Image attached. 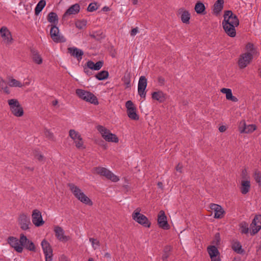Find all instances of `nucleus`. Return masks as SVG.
Here are the masks:
<instances>
[{
    "mask_svg": "<svg viewBox=\"0 0 261 261\" xmlns=\"http://www.w3.org/2000/svg\"><path fill=\"white\" fill-rule=\"evenodd\" d=\"M233 250L238 253H242L244 252V250L242 248V245L239 242L234 243L232 246Z\"/></svg>",
    "mask_w": 261,
    "mask_h": 261,
    "instance_id": "42",
    "label": "nucleus"
},
{
    "mask_svg": "<svg viewBox=\"0 0 261 261\" xmlns=\"http://www.w3.org/2000/svg\"><path fill=\"white\" fill-rule=\"evenodd\" d=\"M158 83L161 86H163L165 84V79L162 76H159L158 79Z\"/></svg>",
    "mask_w": 261,
    "mask_h": 261,
    "instance_id": "52",
    "label": "nucleus"
},
{
    "mask_svg": "<svg viewBox=\"0 0 261 261\" xmlns=\"http://www.w3.org/2000/svg\"><path fill=\"white\" fill-rule=\"evenodd\" d=\"M207 250L211 258L216 256V255H220L217 248L214 245L209 246L207 248Z\"/></svg>",
    "mask_w": 261,
    "mask_h": 261,
    "instance_id": "33",
    "label": "nucleus"
},
{
    "mask_svg": "<svg viewBox=\"0 0 261 261\" xmlns=\"http://www.w3.org/2000/svg\"><path fill=\"white\" fill-rule=\"evenodd\" d=\"M0 34L3 41L6 44L9 45L12 43L13 39L10 31L6 27L4 26L1 28Z\"/></svg>",
    "mask_w": 261,
    "mask_h": 261,
    "instance_id": "13",
    "label": "nucleus"
},
{
    "mask_svg": "<svg viewBox=\"0 0 261 261\" xmlns=\"http://www.w3.org/2000/svg\"><path fill=\"white\" fill-rule=\"evenodd\" d=\"M50 35L52 40L56 43H63L66 42V38L59 33V29L56 25L51 24Z\"/></svg>",
    "mask_w": 261,
    "mask_h": 261,
    "instance_id": "5",
    "label": "nucleus"
},
{
    "mask_svg": "<svg viewBox=\"0 0 261 261\" xmlns=\"http://www.w3.org/2000/svg\"><path fill=\"white\" fill-rule=\"evenodd\" d=\"M86 97L84 99L85 101L90 102L91 103L97 105L98 104V99L93 93L88 91L86 94Z\"/></svg>",
    "mask_w": 261,
    "mask_h": 261,
    "instance_id": "28",
    "label": "nucleus"
},
{
    "mask_svg": "<svg viewBox=\"0 0 261 261\" xmlns=\"http://www.w3.org/2000/svg\"><path fill=\"white\" fill-rule=\"evenodd\" d=\"M8 104L12 114L15 117H20L23 115V108L17 99H10L8 100Z\"/></svg>",
    "mask_w": 261,
    "mask_h": 261,
    "instance_id": "3",
    "label": "nucleus"
},
{
    "mask_svg": "<svg viewBox=\"0 0 261 261\" xmlns=\"http://www.w3.org/2000/svg\"><path fill=\"white\" fill-rule=\"evenodd\" d=\"M109 76V72L106 70H102L97 73L95 77L98 80L101 81L107 79Z\"/></svg>",
    "mask_w": 261,
    "mask_h": 261,
    "instance_id": "40",
    "label": "nucleus"
},
{
    "mask_svg": "<svg viewBox=\"0 0 261 261\" xmlns=\"http://www.w3.org/2000/svg\"><path fill=\"white\" fill-rule=\"evenodd\" d=\"M253 57L248 53L242 54L238 60V65L240 69H244L247 67L251 62Z\"/></svg>",
    "mask_w": 261,
    "mask_h": 261,
    "instance_id": "9",
    "label": "nucleus"
},
{
    "mask_svg": "<svg viewBox=\"0 0 261 261\" xmlns=\"http://www.w3.org/2000/svg\"><path fill=\"white\" fill-rule=\"evenodd\" d=\"M96 128L106 141L108 142H114V135L111 133L109 130L100 125H97Z\"/></svg>",
    "mask_w": 261,
    "mask_h": 261,
    "instance_id": "12",
    "label": "nucleus"
},
{
    "mask_svg": "<svg viewBox=\"0 0 261 261\" xmlns=\"http://www.w3.org/2000/svg\"><path fill=\"white\" fill-rule=\"evenodd\" d=\"M182 168H183V166L182 165L179 163L178 164V165L176 166L175 169H176V170L177 171V172H179L180 173H181L182 172Z\"/></svg>",
    "mask_w": 261,
    "mask_h": 261,
    "instance_id": "53",
    "label": "nucleus"
},
{
    "mask_svg": "<svg viewBox=\"0 0 261 261\" xmlns=\"http://www.w3.org/2000/svg\"><path fill=\"white\" fill-rule=\"evenodd\" d=\"M239 228L242 233L247 234L249 232L248 224L245 221H242L239 224Z\"/></svg>",
    "mask_w": 261,
    "mask_h": 261,
    "instance_id": "39",
    "label": "nucleus"
},
{
    "mask_svg": "<svg viewBox=\"0 0 261 261\" xmlns=\"http://www.w3.org/2000/svg\"><path fill=\"white\" fill-rule=\"evenodd\" d=\"M55 236L61 242H67L70 239L69 236L64 235L63 229L59 226H56L54 228Z\"/></svg>",
    "mask_w": 261,
    "mask_h": 261,
    "instance_id": "21",
    "label": "nucleus"
},
{
    "mask_svg": "<svg viewBox=\"0 0 261 261\" xmlns=\"http://www.w3.org/2000/svg\"><path fill=\"white\" fill-rule=\"evenodd\" d=\"M158 223L159 226L164 229H168L169 228V225L167 221V217L163 211H161L159 212L158 217Z\"/></svg>",
    "mask_w": 261,
    "mask_h": 261,
    "instance_id": "19",
    "label": "nucleus"
},
{
    "mask_svg": "<svg viewBox=\"0 0 261 261\" xmlns=\"http://www.w3.org/2000/svg\"><path fill=\"white\" fill-rule=\"evenodd\" d=\"M125 107L127 109L126 111L128 117L132 120H139V117L136 113V108L131 100H128L126 102Z\"/></svg>",
    "mask_w": 261,
    "mask_h": 261,
    "instance_id": "7",
    "label": "nucleus"
},
{
    "mask_svg": "<svg viewBox=\"0 0 261 261\" xmlns=\"http://www.w3.org/2000/svg\"><path fill=\"white\" fill-rule=\"evenodd\" d=\"M89 68H88L87 67H86V66H84V72L87 74V75H89V72L90 71L88 69Z\"/></svg>",
    "mask_w": 261,
    "mask_h": 261,
    "instance_id": "60",
    "label": "nucleus"
},
{
    "mask_svg": "<svg viewBox=\"0 0 261 261\" xmlns=\"http://www.w3.org/2000/svg\"><path fill=\"white\" fill-rule=\"evenodd\" d=\"M224 0H217L214 5L213 13L218 15L223 8Z\"/></svg>",
    "mask_w": 261,
    "mask_h": 261,
    "instance_id": "26",
    "label": "nucleus"
},
{
    "mask_svg": "<svg viewBox=\"0 0 261 261\" xmlns=\"http://www.w3.org/2000/svg\"><path fill=\"white\" fill-rule=\"evenodd\" d=\"M85 22L82 23V22L81 21H78L75 23V25L77 28L82 29L83 25H85Z\"/></svg>",
    "mask_w": 261,
    "mask_h": 261,
    "instance_id": "55",
    "label": "nucleus"
},
{
    "mask_svg": "<svg viewBox=\"0 0 261 261\" xmlns=\"http://www.w3.org/2000/svg\"><path fill=\"white\" fill-rule=\"evenodd\" d=\"M75 144V146L78 149H84L85 147L84 146V142L82 137H81V140H75L74 141Z\"/></svg>",
    "mask_w": 261,
    "mask_h": 261,
    "instance_id": "45",
    "label": "nucleus"
},
{
    "mask_svg": "<svg viewBox=\"0 0 261 261\" xmlns=\"http://www.w3.org/2000/svg\"><path fill=\"white\" fill-rule=\"evenodd\" d=\"M3 89L4 90V92L5 93H6V94H10V90H9V88H8L7 86H6V87H3Z\"/></svg>",
    "mask_w": 261,
    "mask_h": 261,
    "instance_id": "58",
    "label": "nucleus"
},
{
    "mask_svg": "<svg viewBox=\"0 0 261 261\" xmlns=\"http://www.w3.org/2000/svg\"><path fill=\"white\" fill-rule=\"evenodd\" d=\"M221 92L226 94V98L227 100H230L233 102H237L238 100L236 97L232 95L231 89L224 88L221 89Z\"/></svg>",
    "mask_w": 261,
    "mask_h": 261,
    "instance_id": "27",
    "label": "nucleus"
},
{
    "mask_svg": "<svg viewBox=\"0 0 261 261\" xmlns=\"http://www.w3.org/2000/svg\"><path fill=\"white\" fill-rule=\"evenodd\" d=\"M18 224L20 228L24 230L29 229V225L31 224L30 219L29 217L24 214H21L19 216Z\"/></svg>",
    "mask_w": 261,
    "mask_h": 261,
    "instance_id": "15",
    "label": "nucleus"
},
{
    "mask_svg": "<svg viewBox=\"0 0 261 261\" xmlns=\"http://www.w3.org/2000/svg\"><path fill=\"white\" fill-rule=\"evenodd\" d=\"M102 10V11H103L105 12L109 11L110 10L109 7H107V6L103 7Z\"/></svg>",
    "mask_w": 261,
    "mask_h": 261,
    "instance_id": "61",
    "label": "nucleus"
},
{
    "mask_svg": "<svg viewBox=\"0 0 261 261\" xmlns=\"http://www.w3.org/2000/svg\"><path fill=\"white\" fill-rule=\"evenodd\" d=\"M92 172L94 174L105 176L107 179H110L112 181L114 180L113 173L106 168L102 167H94L92 169Z\"/></svg>",
    "mask_w": 261,
    "mask_h": 261,
    "instance_id": "6",
    "label": "nucleus"
},
{
    "mask_svg": "<svg viewBox=\"0 0 261 261\" xmlns=\"http://www.w3.org/2000/svg\"><path fill=\"white\" fill-rule=\"evenodd\" d=\"M212 261H221L219 255H216V256L211 258Z\"/></svg>",
    "mask_w": 261,
    "mask_h": 261,
    "instance_id": "56",
    "label": "nucleus"
},
{
    "mask_svg": "<svg viewBox=\"0 0 261 261\" xmlns=\"http://www.w3.org/2000/svg\"><path fill=\"white\" fill-rule=\"evenodd\" d=\"M36 157L39 161H42L43 160L44 156L41 154H38L36 155Z\"/></svg>",
    "mask_w": 261,
    "mask_h": 261,
    "instance_id": "57",
    "label": "nucleus"
},
{
    "mask_svg": "<svg viewBox=\"0 0 261 261\" xmlns=\"http://www.w3.org/2000/svg\"><path fill=\"white\" fill-rule=\"evenodd\" d=\"M67 186L75 197L81 202L90 206L93 204L91 199L77 186L73 183L68 184Z\"/></svg>",
    "mask_w": 261,
    "mask_h": 261,
    "instance_id": "2",
    "label": "nucleus"
},
{
    "mask_svg": "<svg viewBox=\"0 0 261 261\" xmlns=\"http://www.w3.org/2000/svg\"><path fill=\"white\" fill-rule=\"evenodd\" d=\"M20 243L26 249L30 251H36V247L33 242L28 240L23 234H20Z\"/></svg>",
    "mask_w": 261,
    "mask_h": 261,
    "instance_id": "18",
    "label": "nucleus"
},
{
    "mask_svg": "<svg viewBox=\"0 0 261 261\" xmlns=\"http://www.w3.org/2000/svg\"><path fill=\"white\" fill-rule=\"evenodd\" d=\"M8 243L14 248L18 253H21L23 251L22 245L20 243V239L18 240L16 238L10 237L8 239Z\"/></svg>",
    "mask_w": 261,
    "mask_h": 261,
    "instance_id": "16",
    "label": "nucleus"
},
{
    "mask_svg": "<svg viewBox=\"0 0 261 261\" xmlns=\"http://www.w3.org/2000/svg\"><path fill=\"white\" fill-rule=\"evenodd\" d=\"M133 5H137L138 3V0H131Z\"/></svg>",
    "mask_w": 261,
    "mask_h": 261,
    "instance_id": "63",
    "label": "nucleus"
},
{
    "mask_svg": "<svg viewBox=\"0 0 261 261\" xmlns=\"http://www.w3.org/2000/svg\"><path fill=\"white\" fill-rule=\"evenodd\" d=\"M172 250L171 246H166L165 247L162 258L163 261H167V259L170 255V252Z\"/></svg>",
    "mask_w": 261,
    "mask_h": 261,
    "instance_id": "38",
    "label": "nucleus"
},
{
    "mask_svg": "<svg viewBox=\"0 0 261 261\" xmlns=\"http://www.w3.org/2000/svg\"><path fill=\"white\" fill-rule=\"evenodd\" d=\"M210 207L215 213V218L221 219L223 217L225 212L221 205L215 203H211Z\"/></svg>",
    "mask_w": 261,
    "mask_h": 261,
    "instance_id": "20",
    "label": "nucleus"
},
{
    "mask_svg": "<svg viewBox=\"0 0 261 261\" xmlns=\"http://www.w3.org/2000/svg\"><path fill=\"white\" fill-rule=\"evenodd\" d=\"M245 53H248L249 55H251L252 57L256 54V50L254 45L251 43H248L245 46Z\"/></svg>",
    "mask_w": 261,
    "mask_h": 261,
    "instance_id": "34",
    "label": "nucleus"
},
{
    "mask_svg": "<svg viewBox=\"0 0 261 261\" xmlns=\"http://www.w3.org/2000/svg\"><path fill=\"white\" fill-rule=\"evenodd\" d=\"M48 22L51 23L53 25H57L58 23V17L57 14L54 12L48 13L47 17Z\"/></svg>",
    "mask_w": 261,
    "mask_h": 261,
    "instance_id": "30",
    "label": "nucleus"
},
{
    "mask_svg": "<svg viewBox=\"0 0 261 261\" xmlns=\"http://www.w3.org/2000/svg\"><path fill=\"white\" fill-rule=\"evenodd\" d=\"M69 136L73 141L75 140H81V137H82L80 133L74 129H70L69 130Z\"/></svg>",
    "mask_w": 261,
    "mask_h": 261,
    "instance_id": "41",
    "label": "nucleus"
},
{
    "mask_svg": "<svg viewBox=\"0 0 261 261\" xmlns=\"http://www.w3.org/2000/svg\"><path fill=\"white\" fill-rule=\"evenodd\" d=\"M138 32V28H134L132 30H131V32H130V35L132 36H135L137 33Z\"/></svg>",
    "mask_w": 261,
    "mask_h": 261,
    "instance_id": "54",
    "label": "nucleus"
},
{
    "mask_svg": "<svg viewBox=\"0 0 261 261\" xmlns=\"http://www.w3.org/2000/svg\"><path fill=\"white\" fill-rule=\"evenodd\" d=\"M32 218L33 223L37 227L42 226L44 223L41 213L38 210L35 209L33 211Z\"/></svg>",
    "mask_w": 261,
    "mask_h": 261,
    "instance_id": "14",
    "label": "nucleus"
},
{
    "mask_svg": "<svg viewBox=\"0 0 261 261\" xmlns=\"http://www.w3.org/2000/svg\"><path fill=\"white\" fill-rule=\"evenodd\" d=\"M194 9L197 14H203L205 11V7L202 2H198L196 4Z\"/></svg>",
    "mask_w": 261,
    "mask_h": 261,
    "instance_id": "37",
    "label": "nucleus"
},
{
    "mask_svg": "<svg viewBox=\"0 0 261 261\" xmlns=\"http://www.w3.org/2000/svg\"><path fill=\"white\" fill-rule=\"evenodd\" d=\"M103 62L102 61H99L95 63L94 70H99L103 66Z\"/></svg>",
    "mask_w": 261,
    "mask_h": 261,
    "instance_id": "51",
    "label": "nucleus"
},
{
    "mask_svg": "<svg viewBox=\"0 0 261 261\" xmlns=\"http://www.w3.org/2000/svg\"><path fill=\"white\" fill-rule=\"evenodd\" d=\"M44 135L45 137L49 140L51 141H55V137L54 134L49 130L45 129L44 130Z\"/></svg>",
    "mask_w": 261,
    "mask_h": 261,
    "instance_id": "46",
    "label": "nucleus"
},
{
    "mask_svg": "<svg viewBox=\"0 0 261 261\" xmlns=\"http://www.w3.org/2000/svg\"><path fill=\"white\" fill-rule=\"evenodd\" d=\"M223 17L222 26L225 33L230 37H234L236 35L235 28L239 24L237 16L231 11L228 10L225 12Z\"/></svg>",
    "mask_w": 261,
    "mask_h": 261,
    "instance_id": "1",
    "label": "nucleus"
},
{
    "mask_svg": "<svg viewBox=\"0 0 261 261\" xmlns=\"http://www.w3.org/2000/svg\"><path fill=\"white\" fill-rule=\"evenodd\" d=\"M46 5V2L45 0H41L37 4L35 9V14L38 15L44 8Z\"/></svg>",
    "mask_w": 261,
    "mask_h": 261,
    "instance_id": "35",
    "label": "nucleus"
},
{
    "mask_svg": "<svg viewBox=\"0 0 261 261\" xmlns=\"http://www.w3.org/2000/svg\"><path fill=\"white\" fill-rule=\"evenodd\" d=\"M220 242V236L219 233H216L215 236L214 240L213 241V244L218 245Z\"/></svg>",
    "mask_w": 261,
    "mask_h": 261,
    "instance_id": "50",
    "label": "nucleus"
},
{
    "mask_svg": "<svg viewBox=\"0 0 261 261\" xmlns=\"http://www.w3.org/2000/svg\"><path fill=\"white\" fill-rule=\"evenodd\" d=\"M89 241L91 243L93 247L94 248V249L96 248L97 246H99V242L97 239H95L94 238H90Z\"/></svg>",
    "mask_w": 261,
    "mask_h": 261,
    "instance_id": "48",
    "label": "nucleus"
},
{
    "mask_svg": "<svg viewBox=\"0 0 261 261\" xmlns=\"http://www.w3.org/2000/svg\"><path fill=\"white\" fill-rule=\"evenodd\" d=\"M130 79H131V74L130 72H128L127 71L124 73L123 77L122 79V81L124 83V84L125 86V88H130L131 86L130 85Z\"/></svg>",
    "mask_w": 261,
    "mask_h": 261,
    "instance_id": "32",
    "label": "nucleus"
},
{
    "mask_svg": "<svg viewBox=\"0 0 261 261\" xmlns=\"http://www.w3.org/2000/svg\"><path fill=\"white\" fill-rule=\"evenodd\" d=\"M219 130L220 132H224L226 130V127L225 126H221L219 128Z\"/></svg>",
    "mask_w": 261,
    "mask_h": 261,
    "instance_id": "59",
    "label": "nucleus"
},
{
    "mask_svg": "<svg viewBox=\"0 0 261 261\" xmlns=\"http://www.w3.org/2000/svg\"><path fill=\"white\" fill-rule=\"evenodd\" d=\"M167 95L161 90H158L152 93L151 98L160 103L164 102L166 99Z\"/></svg>",
    "mask_w": 261,
    "mask_h": 261,
    "instance_id": "23",
    "label": "nucleus"
},
{
    "mask_svg": "<svg viewBox=\"0 0 261 261\" xmlns=\"http://www.w3.org/2000/svg\"><path fill=\"white\" fill-rule=\"evenodd\" d=\"M94 66H95V63L91 60L88 61L85 65V66H86L88 68L91 69V70H94Z\"/></svg>",
    "mask_w": 261,
    "mask_h": 261,
    "instance_id": "49",
    "label": "nucleus"
},
{
    "mask_svg": "<svg viewBox=\"0 0 261 261\" xmlns=\"http://www.w3.org/2000/svg\"><path fill=\"white\" fill-rule=\"evenodd\" d=\"M8 85L12 87H22L24 86V84L13 78L9 79Z\"/></svg>",
    "mask_w": 261,
    "mask_h": 261,
    "instance_id": "36",
    "label": "nucleus"
},
{
    "mask_svg": "<svg viewBox=\"0 0 261 261\" xmlns=\"http://www.w3.org/2000/svg\"><path fill=\"white\" fill-rule=\"evenodd\" d=\"M251 234L254 235L255 233H257L260 229H261V215H256L251 225Z\"/></svg>",
    "mask_w": 261,
    "mask_h": 261,
    "instance_id": "11",
    "label": "nucleus"
},
{
    "mask_svg": "<svg viewBox=\"0 0 261 261\" xmlns=\"http://www.w3.org/2000/svg\"><path fill=\"white\" fill-rule=\"evenodd\" d=\"M80 6L79 4H75L71 6L63 15V19H65L67 16L71 15H75L80 12Z\"/></svg>",
    "mask_w": 261,
    "mask_h": 261,
    "instance_id": "22",
    "label": "nucleus"
},
{
    "mask_svg": "<svg viewBox=\"0 0 261 261\" xmlns=\"http://www.w3.org/2000/svg\"><path fill=\"white\" fill-rule=\"evenodd\" d=\"M98 9L97 3H90L88 8L87 11L89 12H93Z\"/></svg>",
    "mask_w": 261,
    "mask_h": 261,
    "instance_id": "47",
    "label": "nucleus"
},
{
    "mask_svg": "<svg viewBox=\"0 0 261 261\" xmlns=\"http://www.w3.org/2000/svg\"><path fill=\"white\" fill-rule=\"evenodd\" d=\"M147 85V79L144 76H141L139 78L138 85V94L141 97L145 98L146 97V88Z\"/></svg>",
    "mask_w": 261,
    "mask_h": 261,
    "instance_id": "8",
    "label": "nucleus"
},
{
    "mask_svg": "<svg viewBox=\"0 0 261 261\" xmlns=\"http://www.w3.org/2000/svg\"><path fill=\"white\" fill-rule=\"evenodd\" d=\"M104 256L105 257L110 258L111 257V255H110V254L109 253L107 252V253H106L105 254Z\"/></svg>",
    "mask_w": 261,
    "mask_h": 261,
    "instance_id": "62",
    "label": "nucleus"
},
{
    "mask_svg": "<svg viewBox=\"0 0 261 261\" xmlns=\"http://www.w3.org/2000/svg\"><path fill=\"white\" fill-rule=\"evenodd\" d=\"M254 178L258 186L261 187V172L259 171H255L254 174Z\"/></svg>",
    "mask_w": 261,
    "mask_h": 261,
    "instance_id": "44",
    "label": "nucleus"
},
{
    "mask_svg": "<svg viewBox=\"0 0 261 261\" xmlns=\"http://www.w3.org/2000/svg\"><path fill=\"white\" fill-rule=\"evenodd\" d=\"M41 246L45 256V261L53 260V250L49 243L43 240L41 242Z\"/></svg>",
    "mask_w": 261,
    "mask_h": 261,
    "instance_id": "10",
    "label": "nucleus"
},
{
    "mask_svg": "<svg viewBox=\"0 0 261 261\" xmlns=\"http://www.w3.org/2000/svg\"><path fill=\"white\" fill-rule=\"evenodd\" d=\"M178 14L180 15L181 20L184 23H189L191 15L189 11L184 8H180L178 10Z\"/></svg>",
    "mask_w": 261,
    "mask_h": 261,
    "instance_id": "25",
    "label": "nucleus"
},
{
    "mask_svg": "<svg viewBox=\"0 0 261 261\" xmlns=\"http://www.w3.org/2000/svg\"><path fill=\"white\" fill-rule=\"evenodd\" d=\"M68 51L71 56L76 58L79 61L82 60L84 55L83 50L74 47L68 48Z\"/></svg>",
    "mask_w": 261,
    "mask_h": 261,
    "instance_id": "24",
    "label": "nucleus"
},
{
    "mask_svg": "<svg viewBox=\"0 0 261 261\" xmlns=\"http://www.w3.org/2000/svg\"><path fill=\"white\" fill-rule=\"evenodd\" d=\"M239 128L241 133L249 134L252 133L256 129L254 124L246 125L244 120L241 121L239 124Z\"/></svg>",
    "mask_w": 261,
    "mask_h": 261,
    "instance_id": "17",
    "label": "nucleus"
},
{
    "mask_svg": "<svg viewBox=\"0 0 261 261\" xmlns=\"http://www.w3.org/2000/svg\"><path fill=\"white\" fill-rule=\"evenodd\" d=\"M140 209L138 208L132 214V218L136 222L144 227H150L151 223L148 219L143 214L140 213Z\"/></svg>",
    "mask_w": 261,
    "mask_h": 261,
    "instance_id": "4",
    "label": "nucleus"
},
{
    "mask_svg": "<svg viewBox=\"0 0 261 261\" xmlns=\"http://www.w3.org/2000/svg\"><path fill=\"white\" fill-rule=\"evenodd\" d=\"M90 36H91L92 38H94V39H98V38H96V35H95V34H93L91 35H90Z\"/></svg>",
    "mask_w": 261,
    "mask_h": 261,
    "instance_id": "64",
    "label": "nucleus"
},
{
    "mask_svg": "<svg viewBox=\"0 0 261 261\" xmlns=\"http://www.w3.org/2000/svg\"><path fill=\"white\" fill-rule=\"evenodd\" d=\"M87 91H85L82 89H77L76 90V94L77 95L82 99L84 100L86 97V94L87 93Z\"/></svg>",
    "mask_w": 261,
    "mask_h": 261,
    "instance_id": "43",
    "label": "nucleus"
},
{
    "mask_svg": "<svg viewBox=\"0 0 261 261\" xmlns=\"http://www.w3.org/2000/svg\"><path fill=\"white\" fill-rule=\"evenodd\" d=\"M31 51L33 56V61L36 64H41L42 63V59L37 50L34 49H32Z\"/></svg>",
    "mask_w": 261,
    "mask_h": 261,
    "instance_id": "31",
    "label": "nucleus"
},
{
    "mask_svg": "<svg viewBox=\"0 0 261 261\" xmlns=\"http://www.w3.org/2000/svg\"><path fill=\"white\" fill-rule=\"evenodd\" d=\"M250 189V182L249 180H242L241 182V192L243 194H247Z\"/></svg>",
    "mask_w": 261,
    "mask_h": 261,
    "instance_id": "29",
    "label": "nucleus"
}]
</instances>
